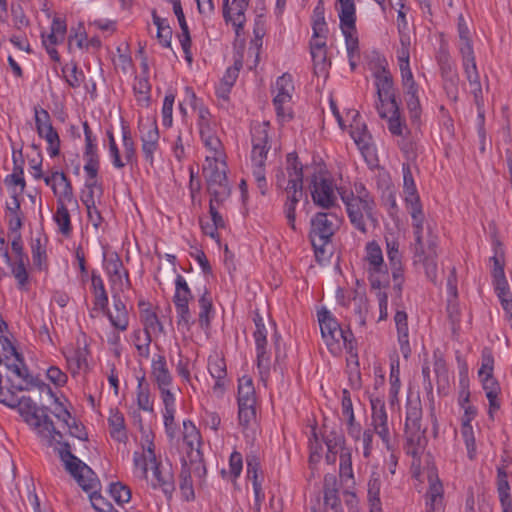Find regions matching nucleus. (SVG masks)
I'll return each mask as SVG.
<instances>
[{"mask_svg": "<svg viewBox=\"0 0 512 512\" xmlns=\"http://www.w3.org/2000/svg\"><path fill=\"white\" fill-rule=\"evenodd\" d=\"M375 86V108L379 117L386 120L387 128L393 136L405 138L409 134V129L396 101L392 75L385 68L375 74Z\"/></svg>", "mask_w": 512, "mask_h": 512, "instance_id": "obj_1", "label": "nucleus"}, {"mask_svg": "<svg viewBox=\"0 0 512 512\" xmlns=\"http://www.w3.org/2000/svg\"><path fill=\"white\" fill-rule=\"evenodd\" d=\"M58 453L66 470L73 476L79 486L87 492L91 491L90 501L92 507L97 512L110 511L113 506L96 491L99 482L91 468L71 453L68 443L63 444V446L59 448Z\"/></svg>", "mask_w": 512, "mask_h": 512, "instance_id": "obj_2", "label": "nucleus"}, {"mask_svg": "<svg viewBox=\"0 0 512 512\" xmlns=\"http://www.w3.org/2000/svg\"><path fill=\"white\" fill-rule=\"evenodd\" d=\"M458 43L457 47L461 55L462 68L468 80L470 92L478 106L481 105V83L473 49V41L468 24L462 14L457 21Z\"/></svg>", "mask_w": 512, "mask_h": 512, "instance_id": "obj_3", "label": "nucleus"}, {"mask_svg": "<svg viewBox=\"0 0 512 512\" xmlns=\"http://www.w3.org/2000/svg\"><path fill=\"white\" fill-rule=\"evenodd\" d=\"M269 122H256L251 127V168L252 175L262 195L267 192V181L265 176V164L267 154L271 148L269 142Z\"/></svg>", "mask_w": 512, "mask_h": 512, "instance_id": "obj_4", "label": "nucleus"}, {"mask_svg": "<svg viewBox=\"0 0 512 512\" xmlns=\"http://www.w3.org/2000/svg\"><path fill=\"white\" fill-rule=\"evenodd\" d=\"M17 407L24 421L30 425L41 438L45 439L49 445L57 443L61 448L63 444L66 443L61 442L63 436L61 432L55 429L52 420L46 414L45 410L39 408L30 397H22L19 399Z\"/></svg>", "mask_w": 512, "mask_h": 512, "instance_id": "obj_5", "label": "nucleus"}, {"mask_svg": "<svg viewBox=\"0 0 512 512\" xmlns=\"http://www.w3.org/2000/svg\"><path fill=\"white\" fill-rule=\"evenodd\" d=\"M340 223L341 218L335 212H318L311 219L310 240L319 261L327 259L326 248Z\"/></svg>", "mask_w": 512, "mask_h": 512, "instance_id": "obj_6", "label": "nucleus"}, {"mask_svg": "<svg viewBox=\"0 0 512 512\" xmlns=\"http://www.w3.org/2000/svg\"><path fill=\"white\" fill-rule=\"evenodd\" d=\"M227 165L224 151L206 155L203 165V175L206 180L210 197L216 200H226L230 196V185L226 175Z\"/></svg>", "mask_w": 512, "mask_h": 512, "instance_id": "obj_7", "label": "nucleus"}, {"mask_svg": "<svg viewBox=\"0 0 512 512\" xmlns=\"http://www.w3.org/2000/svg\"><path fill=\"white\" fill-rule=\"evenodd\" d=\"M322 338L329 351L337 355L346 348L353 350V334L351 331L343 330L334 316L327 309H321L317 313Z\"/></svg>", "mask_w": 512, "mask_h": 512, "instance_id": "obj_8", "label": "nucleus"}, {"mask_svg": "<svg viewBox=\"0 0 512 512\" xmlns=\"http://www.w3.org/2000/svg\"><path fill=\"white\" fill-rule=\"evenodd\" d=\"M422 408L419 401L408 402L406 407L405 438L406 453L418 458L424 450L427 439L426 429L422 427Z\"/></svg>", "mask_w": 512, "mask_h": 512, "instance_id": "obj_9", "label": "nucleus"}, {"mask_svg": "<svg viewBox=\"0 0 512 512\" xmlns=\"http://www.w3.org/2000/svg\"><path fill=\"white\" fill-rule=\"evenodd\" d=\"M192 99L196 102V96L192 92ZM194 109L197 112V127L203 145L209 154L223 152V145L218 136V125L209 109L203 105L197 106L194 103Z\"/></svg>", "mask_w": 512, "mask_h": 512, "instance_id": "obj_10", "label": "nucleus"}, {"mask_svg": "<svg viewBox=\"0 0 512 512\" xmlns=\"http://www.w3.org/2000/svg\"><path fill=\"white\" fill-rule=\"evenodd\" d=\"M365 269L371 287H388L389 273L380 245L370 241L365 246Z\"/></svg>", "mask_w": 512, "mask_h": 512, "instance_id": "obj_11", "label": "nucleus"}, {"mask_svg": "<svg viewBox=\"0 0 512 512\" xmlns=\"http://www.w3.org/2000/svg\"><path fill=\"white\" fill-rule=\"evenodd\" d=\"M437 247L438 237L432 233L429 227L426 237L421 235L419 239L415 238V262L421 263L424 266L427 278L433 282L437 278Z\"/></svg>", "mask_w": 512, "mask_h": 512, "instance_id": "obj_12", "label": "nucleus"}, {"mask_svg": "<svg viewBox=\"0 0 512 512\" xmlns=\"http://www.w3.org/2000/svg\"><path fill=\"white\" fill-rule=\"evenodd\" d=\"M350 223L362 234L368 232V224H376L374 217V200H349L348 196H342Z\"/></svg>", "mask_w": 512, "mask_h": 512, "instance_id": "obj_13", "label": "nucleus"}, {"mask_svg": "<svg viewBox=\"0 0 512 512\" xmlns=\"http://www.w3.org/2000/svg\"><path fill=\"white\" fill-rule=\"evenodd\" d=\"M83 130L85 136L83 159L85 161L84 171L87 175L86 187L92 191V188L97 187L100 156L98 153L96 137L93 136L88 122L83 123Z\"/></svg>", "mask_w": 512, "mask_h": 512, "instance_id": "obj_14", "label": "nucleus"}, {"mask_svg": "<svg viewBox=\"0 0 512 512\" xmlns=\"http://www.w3.org/2000/svg\"><path fill=\"white\" fill-rule=\"evenodd\" d=\"M237 400L239 423L247 427L256 416V392L250 377L243 376L239 379Z\"/></svg>", "mask_w": 512, "mask_h": 512, "instance_id": "obj_15", "label": "nucleus"}, {"mask_svg": "<svg viewBox=\"0 0 512 512\" xmlns=\"http://www.w3.org/2000/svg\"><path fill=\"white\" fill-rule=\"evenodd\" d=\"M293 91L294 84L291 75L285 73L277 78L273 86V93L275 94L273 104L278 118L282 121L292 118L291 101Z\"/></svg>", "mask_w": 512, "mask_h": 512, "instance_id": "obj_16", "label": "nucleus"}, {"mask_svg": "<svg viewBox=\"0 0 512 512\" xmlns=\"http://www.w3.org/2000/svg\"><path fill=\"white\" fill-rule=\"evenodd\" d=\"M337 189L332 179L323 175L312 178L310 192L313 203L322 209L330 210L337 206Z\"/></svg>", "mask_w": 512, "mask_h": 512, "instance_id": "obj_17", "label": "nucleus"}, {"mask_svg": "<svg viewBox=\"0 0 512 512\" xmlns=\"http://www.w3.org/2000/svg\"><path fill=\"white\" fill-rule=\"evenodd\" d=\"M34 118L38 136L45 139L48 144V154L50 157L58 156L61 142L58 132L52 125L50 114L41 107H34Z\"/></svg>", "mask_w": 512, "mask_h": 512, "instance_id": "obj_18", "label": "nucleus"}, {"mask_svg": "<svg viewBox=\"0 0 512 512\" xmlns=\"http://www.w3.org/2000/svg\"><path fill=\"white\" fill-rule=\"evenodd\" d=\"M151 379L160 392L161 399L175 397L173 392V376L168 368L166 358L155 355L151 363Z\"/></svg>", "mask_w": 512, "mask_h": 512, "instance_id": "obj_19", "label": "nucleus"}, {"mask_svg": "<svg viewBox=\"0 0 512 512\" xmlns=\"http://www.w3.org/2000/svg\"><path fill=\"white\" fill-rule=\"evenodd\" d=\"M253 321L255 324V331L253 337L256 345L257 353V367L262 376H267L270 370V356L267 351V329L263 322L262 316L255 312Z\"/></svg>", "mask_w": 512, "mask_h": 512, "instance_id": "obj_20", "label": "nucleus"}, {"mask_svg": "<svg viewBox=\"0 0 512 512\" xmlns=\"http://www.w3.org/2000/svg\"><path fill=\"white\" fill-rule=\"evenodd\" d=\"M371 404V425L373 431L381 438L383 444L388 450L392 448L391 433L388 422V415L386 411L385 401L379 397H372Z\"/></svg>", "mask_w": 512, "mask_h": 512, "instance_id": "obj_21", "label": "nucleus"}, {"mask_svg": "<svg viewBox=\"0 0 512 512\" xmlns=\"http://www.w3.org/2000/svg\"><path fill=\"white\" fill-rule=\"evenodd\" d=\"M192 298L193 295L188 283L182 275L178 274L175 279V294L173 296L178 325L189 326L191 320L189 302Z\"/></svg>", "mask_w": 512, "mask_h": 512, "instance_id": "obj_22", "label": "nucleus"}, {"mask_svg": "<svg viewBox=\"0 0 512 512\" xmlns=\"http://www.w3.org/2000/svg\"><path fill=\"white\" fill-rule=\"evenodd\" d=\"M183 441L187 446V458L197 470L205 471L202 453L200 451L201 436L191 421L183 422Z\"/></svg>", "mask_w": 512, "mask_h": 512, "instance_id": "obj_23", "label": "nucleus"}, {"mask_svg": "<svg viewBox=\"0 0 512 512\" xmlns=\"http://www.w3.org/2000/svg\"><path fill=\"white\" fill-rule=\"evenodd\" d=\"M62 352L73 375L88 369L89 350L85 342L82 344L78 339L75 344L64 347Z\"/></svg>", "mask_w": 512, "mask_h": 512, "instance_id": "obj_24", "label": "nucleus"}, {"mask_svg": "<svg viewBox=\"0 0 512 512\" xmlns=\"http://www.w3.org/2000/svg\"><path fill=\"white\" fill-rule=\"evenodd\" d=\"M248 4L249 0H223V18L226 23L232 24L237 36L245 25Z\"/></svg>", "mask_w": 512, "mask_h": 512, "instance_id": "obj_25", "label": "nucleus"}, {"mask_svg": "<svg viewBox=\"0 0 512 512\" xmlns=\"http://www.w3.org/2000/svg\"><path fill=\"white\" fill-rule=\"evenodd\" d=\"M402 88L407 109L412 121H417L420 117L421 107L419 101V88L414 80L412 72L401 73Z\"/></svg>", "mask_w": 512, "mask_h": 512, "instance_id": "obj_26", "label": "nucleus"}, {"mask_svg": "<svg viewBox=\"0 0 512 512\" xmlns=\"http://www.w3.org/2000/svg\"><path fill=\"white\" fill-rule=\"evenodd\" d=\"M151 469V477L148 480L154 489H161L167 498H171L175 491V481L172 469L168 465L158 463L149 467Z\"/></svg>", "mask_w": 512, "mask_h": 512, "instance_id": "obj_27", "label": "nucleus"}, {"mask_svg": "<svg viewBox=\"0 0 512 512\" xmlns=\"http://www.w3.org/2000/svg\"><path fill=\"white\" fill-rule=\"evenodd\" d=\"M291 180L290 182L292 185H290L288 188L287 199L284 204V213L285 217L287 219L288 225L291 227V229L296 230L295 220H296V206L301 200L303 196V189H301V178L300 174L298 172H293L292 175H290Z\"/></svg>", "mask_w": 512, "mask_h": 512, "instance_id": "obj_28", "label": "nucleus"}, {"mask_svg": "<svg viewBox=\"0 0 512 512\" xmlns=\"http://www.w3.org/2000/svg\"><path fill=\"white\" fill-rule=\"evenodd\" d=\"M350 114L353 118L350 124V135L352 139L365 157L371 155L374 150L372 136L368 132L366 124L359 121V113L357 111L352 110L348 113V115Z\"/></svg>", "mask_w": 512, "mask_h": 512, "instance_id": "obj_29", "label": "nucleus"}, {"mask_svg": "<svg viewBox=\"0 0 512 512\" xmlns=\"http://www.w3.org/2000/svg\"><path fill=\"white\" fill-rule=\"evenodd\" d=\"M141 150L144 158L150 164L154 162V154L158 149L159 132L154 122L147 121L139 124Z\"/></svg>", "mask_w": 512, "mask_h": 512, "instance_id": "obj_30", "label": "nucleus"}, {"mask_svg": "<svg viewBox=\"0 0 512 512\" xmlns=\"http://www.w3.org/2000/svg\"><path fill=\"white\" fill-rule=\"evenodd\" d=\"M429 488L425 494V512H439L443 508V485L434 471L428 474Z\"/></svg>", "mask_w": 512, "mask_h": 512, "instance_id": "obj_31", "label": "nucleus"}, {"mask_svg": "<svg viewBox=\"0 0 512 512\" xmlns=\"http://www.w3.org/2000/svg\"><path fill=\"white\" fill-rule=\"evenodd\" d=\"M43 179L45 184L51 187L58 199H66L67 203L74 200L71 182L63 172L53 171L51 175L43 177Z\"/></svg>", "mask_w": 512, "mask_h": 512, "instance_id": "obj_32", "label": "nucleus"}, {"mask_svg": "<svg viewBox=\"0 0 512 512\" xmlns=\"http://www.w3.org/2000/svg\"><path fill=\"white\" fill-rule=\"evenodd\" d=\"M310 52L313 60L314 73L317 76H326L331 66V61L327 58L326 40H311Z\"/></svg>", "mask_w": 512, "mask_h": 512, "instance_id": "obj_33", "label": "nucleus"}, {"mask_svg": "<svg viewBox=\"0 0 512 512\" xmlns=\"http://www.w3.org/2000/svg\"><path fill=\"white\" fill-rule=\"evenodd\" d=\"M161 463L156 449L147 451H135L133 453L134 474L138 478L148 480L149 467Z\"/></svg>", "mask_w": 512, "mask_h": 512, "instance_id": "obj_34", "label": "nucleus"}, {"mask_svg": "<svg viewBox=\"0 0 512 512\" xmlns=\"http://www.w3.org/2000/svg\"><path fill=\"white\" fill-rule=\"evenodd\" d=\"M298 172L301 178V189H303V170L302 165L298 161V158L295 154L290 153L287 155V167L286 170H279L276 174V186L280 189H284L286 193H288L289 186L292 185L290 182V175L293 172Z\"/></svg>", "mask_w": 512, "mask_h": 512, "instance_id": "obj_35", "label": "nucleus"}, {"mask_svg": "<svg viewBox=\"0 0 512 512\" xmlns=\"http://www.w3.org/2000/svg\"><path fill=\"white\" fill-rule=\"evenodd\" d=\"M347 433L353 439L358 449V444L362 445L363 456L369 458L372 453V442L374 437V431L372 429L362 430V427L358 423L347 425Z\"/></svg>", "mask_w": 512, "mask_h": 512, "instance_id": "obj_36", "label": "nucleus"}, {"mask_svg": "<svg viewBox=\"0 0 512 512\" xmlns=\"http://www.w3.org/2000/svg\"><path fill=\"white\" fill-rule=\"evenodd\" d=\"M208 371L215 379L214 392L222 393L227 384L225 360L217 354L210 356L208 359Z\"/></svg>", "mask_w": 512, "mask_h": 512, "instance_id": "obj_37", "label": "nucleus"}, {"mask_svg": "<svg viewBox=\"0 0 512 512\" xmlns=\"http://www.w3.org/2000/svg\"><path fill=\"white\" fill-rule=\"evenodd\" d=\"M192 473L201 478L205 475L206 470L204 472L197 470L195 465H192L188 459L183 458L182 470L180 474V490L187 501L194 498Z\"/></svg>", "mask_w": 512, "mask_h": 512, "instance_id": "obj_38", "label": "nucleus"}, {"mask_svg": "<svg viewBox=\"0 0 512 512\" xmlns=\"http://www.w3.org/2000/svg\"><path fill=\"white\" fill-rule=\"evenodd\" d=\"M394 321L397 329L400 351L404 358H408L411 354V347L409 343L408 316L406 312L397 310L394 316Z\"/></svg>", "mask_w": 512, "mask_h": 512, "instance_id": "obj_39", "label": "nucleus"}, {"mask_svg": "<svg viewBox=\"0 0 512 512\" xmlns=\"http://www.w3.org/2000/svg\"><path fill=\"white\" fill-rule=\"evenodd\" d=\"M482 387L485 391L486 397L489 402L488 415L491 420H494L495 413L500 409L501 403L499 394L501 392L500 385L495 377H488L480 379Z\"/></svg>", "mask_w": 512, "mask_h": 512, "instance_id": "obj_40", "label": "nucleus"}, {"mask_svg": "<svg viewBox=\"0 0 512 512\" xmlns=\"http://www.w3.org/2000/svg\"><path fill=\"white\" fill-rule=\"evenodd\" d=\"M105 270L114 285L123 287L129 285L128 272L124 269L123 263L117 254L110 256L105 262Z\"/></svg>", "mask_w": 512, "mask_h": 512, "instance_id": "obj_41", "label": "nucleus"}, {"mask_svg": "<svg viewBox=\"0 0 512 512\" xmlns=\"http://www.w3.org/2000/svg\"><path fill=\"white\" fill-rule=\"evenodd\" d=\"M490 261L493 263L491 273L493 277L495 290L498 294V297H502V295H505L508 290V282L506 280L504 273L503 256L495 255L490 258Z\"/></svg>", "mask_w": 512, "mask_h": 512, "instance_id": "obj_42", "label": "nucleus"}, {"mask_svg": "<svg viewBox=\"0 0 512 512\" xmlns=\"http://www.w3.org/2000/svg\"><path fill=\"white\" fill-rule=\"evenodd\" d=\"M114 311H107V316L116 329L125 331L129 325V317L125 304L116 296L113 297Z\"/></svg>", "mask_w": 512, "mask_h": 512, "instance_id": "obj_43", "label": "nucleus"}, {"mask_svg": "<svg viewBox=\"0 0 512 512\" xmlns=\"http://www.w3.org/2000/svg\"><path fill=\"white\" fill-rule=\"evenodd\" d=\"M13 161L15 164L13 172L6 176L4 183L10 189L11 194L21 195L24 192L26 184L23 177V168L21 165H17L15 150H13Z\"/></svg>", "mask_w": 512, "mask_h": 512, "instance_id": "obj_44", "label": "nucleus"}, {"mask_svg": "<svg viewBox=\"0 0 512 512\" xmlns=\"http://www.w3.org/2000/svg\"><path fill=\"white\" fill-rule=\"evenodd\" d=\"M325 9L322 1H319L316 7L313 10L312 15V29H313V38L326 40L328 34V26L325 21Z\"/></svg>", "mask_w": 512, "mask_h": 512, "instance_id": "obj_45", "label": "nucleus"}, {"mask_svg": "<svg viewBox=\"0 0 512 512\" xmlns=\"http://www.w3.org/2000/svg\"><path fill=\"white\" fill-rule=\"evenodd\" d=\"M0 256L11 267V272L17 280L18 288L21 290H27L28 273L25 266L27 260H19L11 263L8 252L4 250H0Z\"/></svg>", "mask_w": 512, "mask_h": 512, "instance_id": "obj_46", "label": "nucleus"}, {"mask_svg": "<svg viewBox=\"0 0 512 512\" xmlns=\"http://www.w3.org/2000/svg\"><path fill=\"white\" fill-rule=\"evenodd\" d=\"M324 503L334 512H337L341 505L338 497L337 479L331 474L324 477Z\"/></svg>", "mask_w": 512, "mask_h": 512, "instance_id": "obj_47", "label": "nucleus"}, {"mask_svg": "<svg viewBox=\"0 0 512 512\" xmlns=\"http://www.w3.org/2000/svg\"><path fill=\"white\" fill-rule=\"evenodd\" d=\"M108 423L111 437L118 442L125 443L128 439V436L125 428V420L123 414L117 410H111Z\"/></svg>", "mask_w": 512, "mask_h": 512, "instance_id": "obj_48", "label": "nucleus"}, {"mask_svg": "<svg viewBox=\"0 0 512 512\" xmlns=\"http://www.w3.org/2000/svg\"><path fill=\"white\" fill-rule=\"evenodd\" d=\"M91 285L94 294V309L105 311L108 306V295L101 276L95 272L91 275Z\"/></svg>", "mask_w": 512, "mask_h": 512, "instance_id": "obj_49", "label": "nucleus"}, {"mask_svg": "<svg viewBox=\"0 0 512 512\" xmlns=\"http://www.w3.org/2000/svg\"><path fill=\"white\" fill-rule=\"evenodd\" d=\"M66 199H57V209L54 214V221L56 222L59 231L64 236H69L72 230L70 214L66 207Z\"/></svg>", "mask_w": 512, "mask_h": 512, "instance_id": "obj_50", "label": "nucleus"}, {"mask_svg": "<svg viewBox=\"0 0 512 512\" xmlns=\"http://www.w3.org/2000/svg\"><path fill=\"white\" fill-rule=\"evenodd\" d=\"M340 28L345 38L347 55L351 57L353 55H360L356 23L342 24Z\"/></svg>", "mask_w": 512, "mask_h": 512, "instance_id": "obj_51", "label": "nucleus"}, {"mask_svg": "<svg viewBox=\"0 0 512 512\" xmlns=\"http://www.w3.org/2000/svg\"><path fill=\"white\" fill-rule=\"evenodd\" d=\"M336 10L340 25L356 23V5L354 0H336Z\"/></svg>", "mask_w": 512, "mask_h": 512, "instance_id": "obj_52", "label": "nucleus"}, {"mask_svg": "<svg viewBox=\"0 0 512 512\" xmlns=\"http://www.w3.org/2000/svg\"><path fill=\"white\" fill-rule=\"evenodd\" d=\"M141 320L144 325V333L151 335L163 331V326L158 319V316L150 308L142 309Z\"/></svg>", "mask_w": 512, "mask_h": 512, "instance_id": "obj_53", "label": "nucleus"}, {"mask_svg": "<svg viewBox=\"0 0 512 512\" xmlns=\"http://www.w3.org/2000/svg\"><path fill=\"white\" fill-rule=\"evenodd\" d=\"M153 23L157 26V39L163 47L171 46L172 29L167 19L161 18L153 13Z\"/></svg>", "mask_w": 512, "mask_h": 512, "instance_id": "obj_54", "label": "nucleus"}, {"mask_svg": "<svg viewBox=\"0 0 512 512\" xmlns=\"http://www.w3.org/2000/svg\"><path fill=\"white\" fill-rule=\"evenodd\" d=\"M410 38L406 35L400 36V47L397 50V59L400 73L412 72L410 69Z\"/></svg>", "mask_w": 512, "mask_h": 512, "instance_id": "obj_55", "label": "nucleus"}, {"mask_svg": "<svg viewBox=\"0 0 512 512\" xmlns=\"http://www.w3.org/2000/svg\"><path fill=\"white\" fill-rule=\"evenodd\" d=\"M122 145L125 165L136 161V147L129 127L122 124Z\"/></svg>", "mask_w": 512, "mask_h": 512, "instance_id": "obj_56", "label": "nucleus"}, {"mask_svg": "<svg viewBox=\"0 0 512 512\" xmlns=\"http://www.w3.org/2000/svg\"><path fill=\"white\" fill-rule=\"evenodd\" d=\"M175 397L162 399V402L164 404V411H163V418H164V425L166 428V432L170 437L174 436L175 432V423H174V415L176 412L175 408Z\"/></svg>", "mask_w": 512, "mask_h": 512, "instance_id": "obj_57", "label": "nucleus"}, {"mask_svg": "<svg viewBox=\"0 0 512 512\" xmlns=\"http://www.w3.org/2000/svg\"><path fill=\"white\" fill-rule=\"evenodd\" d=\"M403 173V193L404 199L406 200H415L419 198V194L416 188V184L411 172V168L407 164H403L402 166Z\"/></svg>", "mask_w": 512, "mask_h": 512, "instance_id": "obj_58", "label": "nucleus"}, {"mask_svg": "<svg viewBox=\"0 0 512 512\" xmlns=\"http://www.w3.org/2000/svg\"><path fill=\"white\" fill-rule=\"evenodd\" d=\"M137 405L139 409L147 412L153 411V401L150 389L144 378L139 379L137 386Z\"/></svg>", "mask_w": 512, "mask_h": 512, "instance_id": "obj_59", "label": "nucleus"}, {"mask_svg": "<svg viewBox=\"0 0 512 512\" xmlns=\"http://www.w3.org/2000/svg\"><path fill=\"white\" fill-rule=\"evenodd\" d=\"M62 73L67 84L71 88H79L84 82L85 75L83 71L79 70L75 63H68L62 68Z\"/></svg>", "mask_w": 512, "mask_h": 512, "instance_id": "obj_60", "label": "nucleus"}, {"mask_svg": "<svg viewBox=\"0 0 512 512\" xmlns=\"http://www.w3.org/2000/svg\"><path fill=\"white\" fill-rule=\"evenodd\" d=\"M199 324L203 328H208L210 325V314L212 312V299L207 290L199 298Z\"/></svg>", "mask_w": 512, "mask_h": 512, "instance_id": "obj_61", "label": "nucleus"}, {"mask_svg": "<svg viewBox=\"0 0 512 512\" xmlns=\"http://www.w3.org/2000/svg\"><path fill=\"white\" fill-rule=\"evenodd\" d=\"M136 101L141 106H148L150 102V84L146 78H136L134 86Z\"/></svg>", "mask_w": 512, "mask_h": 512, "instance_id": "obj_62", "label": "nucleus"}, {"mask_svg": "<svg viewBox=\"0 0 512 512\" xmlns=\"http://www.w3.org/2000/svg\"><path fill=\"white\" fill-rule=\"evenodd\" d=\"M353 303L354 310L359 318V324L364 326L366 324V315L369 309V303L366 295L357 290H353Z\"/></svg>", "mask_w": 512, "mask_h": 512, "instance_id": "obj_63", "label": "nucleus"}, {"mask_svg": "<svg viewBox=\"0 0 512 512\" xmlns=\"http://www.w3.org/2000/svg\"><path fill=\"white\" fill-rule=\"evenodd\" d=\"M58 418L63 420L71 436L80 440H85L87 438V433L85 432L84 427L81 424H78L76 420L71 417L68 411L64 410L61 415H58Z\"/></svg>", "mask_w": 512, "mask_h": 512, "instance_id": "obj_64", "label": "nucleus"}]
</instances>
